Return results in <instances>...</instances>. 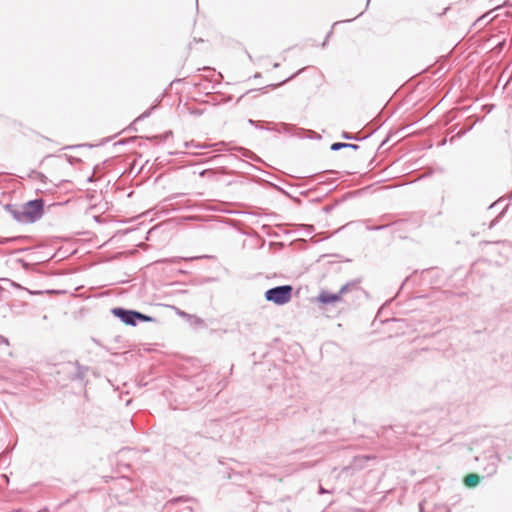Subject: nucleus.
<instances>
[{"instance_id": "20e7f679", "label": "nucleus", "mask_w": 512, "mask_h": 512, "mask_svg": "<svg viewBox=\"0 0 512 512\" xmlns=\"http://www.w3.org/2000/svg\"><path fill=\"white\" fill-rule=\"evenodd\" d=\"M344 290H345V288H342L339 293H335V294L334 293H329L327 291H322L318 295L317 300L320 303H323V304H330V303L339 302L342 299V293H343Z\"/></svg>"}, {"instance_id": "0eeeda50", "label": "nucleus", "mask_w": 512, "mask_h": 512, "mask_svg": "<svg viewBox=\"0 0 512 512\" xmlns=\"http://www.w3.org/2000/svg\"><path fill=\"white\" fill-rule=\"evenodd\" d=\"M358 459H360V460H369L370 457L369 456H362V457H359Z\"/></svg>"}, {"instance_id": "39448f33", "label": "nucleus", "mask_w": 512, "mask_h": 512, "mask_svg": "<svg viewBox=\"0 0 512 512\" xmlns=\"http://www.w3.org/2000/svg\"><path fill=\"white\" fill-rule=\"evenodd\" d=\"M480 482V477L477 474L471 473L465 476L464 484L467 487H475Z\"/></svg>"}, {"instance_id": "f257e3e1", "label": "nucleus", "mask_w": 512, "mask_h": 512, "mask_svg": "<svg viewBox=\"0 0 512 512\" xmlns=\"http://www.w3.org/2000/svg\"><path fill=\"white\" fill-rule=\"evenodd\" d=\"M292 292L293 288L290 285L278 286L267 290L265 298L276 305H284L292 299Z\"/></svg>"}, {"instance_id": "f03ea898", "label": "nucleus", "mask_w": 512, "mask_h": 512, "mask_svg": "<svg viewBox=\"0 0 512 512\" xmlns=\"http://www.w3.org/2000/svg\"><path fill=\"white\" fill-rule=\"evenodd\" d=\"M44 202L42 199H36L27 202L21 212V219L27 222H34L42 217L44 212Z\"/></svg>"}, {"instance_id": "7ed1b4c3", "label": "nucleus", "mask_w": 512, "mask_h": 512, "mask_svg": "<svg viewBox=\"0 0 512 512\" xmlns=\"http://www.w3.org/2000/svg\"><path fill=\"white\" fill-rule=\"evenodd\" d=\"M113 314L120 318L126 325H135V319L149 321L150 317L135 311H126L121 308L113 309Z\"/></svg>"}, {"instance_id": "423d86ee", "label": "nucleus", "mask_w": 512, "mask_h": 512, "mask_svg": "<svg viewBox=\"0 0 512 512\" xmlns=\"http://www.w3.org/2000/svg\"><path fill=\"white\" fill-rule=\"evenodd\" d=\"M347 147L356 148L357 146L352 145V144H346V143H333L331 145L332 150H339L340 148H347Z\"/></svg>"}]
</instances>
